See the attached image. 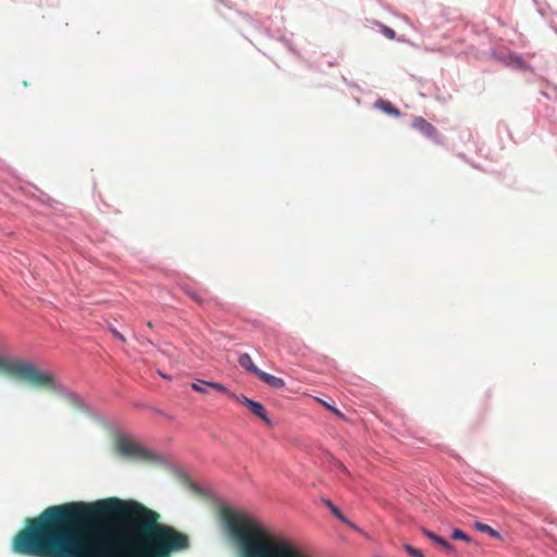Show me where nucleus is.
I'll return each mask as SVG.
<instances>
[{
    "label": "nucleus",
    "mask_w": 557,
    "mask_h": 557,
    "mask_svg": "<svg viewBox=\"0 0 557 557\" xmlns=\"http://www.w3.org/2000/svg\"><path fill=\"white\" fill-rule=\"evenodd\" d=\"M381 33L388 39H395L396 37L395 30L385 25L381 26Z\"/></svg>",
    "instance_id": "obj_16"
},
{
    "label": "nucleus",
    "mask_w": 557,
    "mask_h": 557,
    "mask_svg": "<svg viewBox=\"0 0 557 557\" xmlns=\"http://www.w3.org/2000/svg\"><path fill=\"white\" fill-rule=\"evenodd\" d=\"M0 373L24 381L36 388L58 393L61 385L54 375L40 371L35 364L0 356Z\"/></svg>",
    "instance_id": "obj_3"
},
{
    "label": "nucleus",
    "mask_w": 557,
    "mask_h": 557,
    "mask_svg": "<svg viewBox=\"0 0 557 557\" xmlns=\"http://www.w3.org/2000/svg\"><path fill=\"white\" fill-rule=\"evenodd\" d=\"M208 386L215 389L216 392L226 394L230 397H232V395H235L224 384L219 383V382H208Z\"/></svg>",
    "instance_id": "obj_13"
},
{
    "label": "nucleus",
    "mask_w": 557,
    "mask_h": 557,
    "mask_svg": "<svg viewBox=\"0 0 557 557\" xmlns=\"http://www.w3.org/2000/svg\"><path fill=\"white\" fill-rule=\"evenodd\" d=\"M110 332L116 339L121 341L122 343H126V338L124 337V335L120 333L116 329L110 327Z\"/></svg>",
    "instance_id": "obj_19"
},
{
    "label": "nucleus",
    "mask_w": 557,
    "mask_h": 557,
    "mask_svg": "<svg viewBox=\"0 0 557 557\" xmlns=\"http://www.w3.org/2000/svg\"><path fill=\"white\" fill-rule=\"evenodd\" d=\"M405 549L412 557H424V554L420 549H418L411 545L406 544Z\"/></svg>",
    "instance_id": "obj_15"
},
{
    "label": "nucleus",
    "mask_w": 557,
    "mask_h": 557,
    "mask_svg": "<svg viewBox=\"0 0 557 557\" xmlns=\"http://www.w3.org/2000/svg\"><path fill=\"white\" fill-rule=\"evenodd\" d=\"M320 401H321V404H322L325 408H327L330 411H332V412H333V413H335L336 416H338V417H342V416H343V414H342V412H341L338 409H336L335 407H333V406L329 405V404H327V403H325V401H322V400H320Z\"/></svg>",
    "instance_id": "obj_20"
},
{
    "label": "nucleus",
    "mask_w": 557,
    "mask_h": 557,
    "mask_svg": "<svg viewBox=\"0 0 557 557\" xmlns=\"http://www.w3.org/2000/svg\"><path fill=\"white\" fill-rule=\"evenodd\" d=\"M451 537L454 540H461V541H465V542H470L471 539L461 530L459 529H456L454 530V532L451 533Z\"/></svg>",
    "instance_id": "obj_14"
},
{
    "label": "nucleus",
    "mask_w": 557,
    "mask_h": 557,
    "mask_svg": "<svg viewBox=\"0 0 557 557\" xmlns=\"http://www.w3.org/2000/svg\"><path fill=\"white\" fill-rule=\"evenodd\" d=\"M510 59L512 60V62H515L518 66H522L523 65V61L522 59L519 57V55H511Z\"/></svg>",
    "instance_id": "obj_21"
},
{
    "label": "nucleus",
    "mask_w": 557,
    "mask_h": 557,
    "mask_svg": "<svg viewBox=\"0 0 557 557\" xmlns=\"http://www.w3.org/2000/svg\"><path fill=\"white\" fill-rule=\"evenodd\" d=\"M115 451L121 457L129 460L150 461L153 459V454L151 451L127 438H119L116 441Z\"/></svg>",
    "instance_id": "obj_4"
},
{
    "label": "nucleus",
    "mask_w": 557,
    "mask_h": 557,
    "mask_svg": "<svg viewBox=\"0 0 557 557\" xmlns=\"http://www.w3.org/2000/svg\"><path fill=\"white\" fill-rule=\"evenodd\" d=\"M341 468L343 469V471L347 472L346 467H344L343 465H341Z\"/></svg>",
    "instance_id": "obj_25"
},
{
    "label": "nucleus",
    "mask_w": 557,
    "mask_h": 557,
    "mask_svg": "<svg viewBox=\"0 0 557 557\" xmlns=\"http://www.w3.org/2000/svg\"><path fill=\"white\" fill-rule=\"evenodd\" d=\"M346 524L348 527H350L351 529L359 531V528L355 523H352L350 520H348V523H346Z\"/></svg>",
    "instance_id": "obj_23"
},
{
    "label": "nucleus",
    "mask_w": 557,
    "mask_h": 557,
    "mask_svg": "<svg viewBox=\"0 0 557 557\" xmlns=\"http://www.w3.org/2000/svg\"><path fill=\"white\" fill-rule=\"evenodd\" d=\"M257 377L274 389L285 387V381L283 379L274 376L267 372L261 371Z\"/></svg>",
    "instance_id": "obj_7"
},
{
    "label": "nucleus",
    "mask_w": 557,
    "mask_h": 557,
    "mask_svg": "<svg viewBox=\"0 0 557 557\" xmlns=\"http://www.w3.org/2000/svg\"><path fill=\"white\" fill-rule=\"evenodd\" d=\"M147 325H148L149 327H152V326H153L151 322H148V323H147Z\"/></svg>",
    "instance_id": "obj_26"
},
{
    "label": "nucleus",
    "mask_w": 557,
    "mask_h": 557,
    "mask_svg": "<svg viewBox=\"0 0 557 557\" xmlns=\"http://www.w3.org/2000/svg\"><path fill=\"white\" fill-rule=\"evenodd\" d=\"M187 295L194 300L196 301L198 305H203L205 304V300L202 297H200L197 293L195 292H191V290H187Z\"/></svg>",
    "instance_id": "obj_17"
},
{
    "label": "nucleus",
    "mask_w": 557,
    "mask_h": 557,
    "mask_svg": "<svg viewBox=\"0 0 557 557\" xmlns=\"http://www.w3.org/2000/svg\"><path fill=\"white\" fill-rule=\"evenodd\" d=\"M136 500L71 502L27 518L12 550L29 557H171L189 536Z\"/></svg>",
    "instance_id": "obj_1"
},
{
    "label": "nucleus",
    "mask_w": 557,
    "mask_h": 557,
    "mask_svg": "<svg viewBox=\"0 0 557 557\" xmlns=\"http://www.w3.org/2000/svg\"><path fill=\"white\" fill-rule=\"evenodd\" d=\"M222 519L242 557H310L287 537L274 534L244 513L226 509Z\"/></svg>",
    "instance_id": "obj_2"
},
{
    "label": "nucleus",
    "mask_w": 557,
    "mask_h": 557,
    "mask_svg": "<svg viewBox=\"0 0 557 557\" xmlns=\"http://www.w3.org/2000/svg\"><path fill=\"white\" fill-rule=\"evenodd\" d=\"M440 545L447 552V553H455V547L449 543L447 542L446 540H442V542L440 543Z\"/></svg>",
    "instance_id": "obj_18"
},
{
    "label": "nucleus",
    "mask_w": 557,
    "mask_h": 557,
    "mask_svg": "<svg viewBox=\"0 0 557 557\" xmlns=\"http://www.w3.org/2000/svg\"><path fill=\"white\" fill-rule=\"evenodd\" d=\"M322 502L338 520H341L343 523H348V519L330 499H323Z\"/></svg>",
    "instance_id": "obj_10"
},
{
    "label": "nucleus",
    "mask_w": 557,
    "mask_h": 557,
    "mask_svg": "<svg viewBox=\"0 0 557 557\" xmlns=\"http://www.w3.org/2000/svg\"><path fill=\"white\" fill-rule=\"evenodd\" d=\"M443 537L436 535L435 540H434V543L438 544L442 542Z\"/></svg>",
    "instance_id": "obj_24"
},
{
    "label": "nucleus",
    "mask_w": 557,
    "mask_h": 557,
    "mask_svg": "<svg viewBox=\"0 0 557 557\" xmlns=\"http://www.w3.org/2000/svg\"><path fill=\"white\" fill-rule=\"evenodd\" d=\"M375 107L385 112L386 114L398 117L400 115L399 110L394 107L391 102L385 100H379L375 103Z\"/></svg>",
    "instance_id": "obj_9"
},
{
    "label": "nucleus",
    "mask_w": 557,
    "mask_h": 557,
    "mask_svg": "<svg viewBox=\"0 0 557 557\" xmlns=\"http://www.w3.org/2000/svg\"><path fill=\"white\" fill-rule=\"evenodd\" d=\"M238 363L243 369H245L247 372L255 374L256 376H258L259 373L261 372V370L257 368L256 364L253 363L250 355L247 352L239 355Z\"/></svg>",
    "instance_id": "obj_8"
},
{
    "label": "nucleus",
    "mask_w": 557,
    "mask_h": 557,
    "mask_svg": "<svg viewBox=\"0 0 557 557\" xmlns=\"http://www.w3.org/2000/svg\"><path fill=\"white\" fill-rule=\"evenodd\" d=\"M412 126L416 129H418L421 134L426 136L428 138H431V139L437 138L436 128L431 123H429L425 119H423L421 116L414 117V120L412 122Z\"/></svg>",
    "instance_id": "obj_6"
},
{
    "label": "nucleus",
    "mask_w": 557,
    "mask_h": 557,
    "mask_svg": "<svg viewBox=\"0 0 557 557\" xmlns=\"http://www.w3.org/2000/svg\"><path fill=\"white\" fill-rule=\"evenodd\" d=\"M474 528L480 531V532H483V533H487L488 535H491L492 537H495V539H499L500 537V534L499 532H497L496 530H494L493 528H491L490 525L485 524V523H482V522H475L474 523Z\"/></svg>",
    "instance_id": "obj_11"
},
{
    "label": "nucleus",
    "mask_w": 557,
    "mask_h": 557,
    "mask_svg": "<svg viewBox=\"0 0 557 557\" xmlns=\"http://www.w3.org/2000/svg\"><path fill=\"white\" fill-rule=\"evenodd\" d=\"M424 534L434 542L436 534L431 531H424Z\"/></svg>",
    "instance_id": "obj_22"
},
{
    "label": "nucleus",
    "mask_w": 557,
    "mask_h": 557,
    "mask_svg": "<svg viewBox=\"0 0 557 557\" xmlns=\"http://www.w3.org/2000/svg\"><path fill=\"white\" fill-rule=\"evenodd\" d=\"M208 387V381L198 380L197 382L191 383V388L203 395L209 393Z\"/></svg>",
    "instance_id": "obj_12"
},
{
    "label": "nucleus",
    "mask_w": 557,
    "mask_h": 557,
    "mask_svg": "<svg viewBox=\"0 0 557 557\" xmlns=\"http://www.w3.org/2000/svg\"><path fill=\"white\" fill-rule=\"evenodd\" d=\"M232 398L246 406L255 416L260 418L265 424H272L262 404L249 399L245 395H232Z\"/></svg>",
    "instance_id": "obj_5"
}]
</instances>
